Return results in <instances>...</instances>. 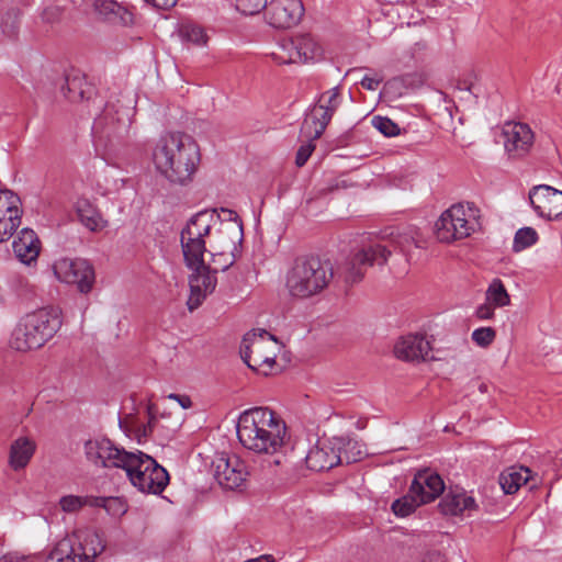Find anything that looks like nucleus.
Instances as JSON below:
<instances>
[{
    "label": "nucleus",
    "instance_id": "obj_7",
    "mask_svg": "<svg viewBox=\"0 0 562 562\" xmlns=\"http://www.w3.org/2000/svg\"><path fill=\"white\" fill-rule=\"evenodd\" d=\"M104 544L100 536L91 529H77L60 539L50 552L56 562H94L102 553Z\"/></svg>",
    "mask_w": 562,
    "mask_h": 562
},
{
    "label": "nucleus",
    "instance_id": "obj_19",
    "mask_svg": "<svg viewBox=\"0 0 562 562\" xmlns=\"http://www.w3.org/2000/svg\"><path fill=\"white\" fill-rule=\"evenodd\" d=\"M304 13L300 0H271L267 7L266 19L277 29H288L296 25Z\"/></svg>",
    "mask_w": 562,
    "mask_h": 562
},
{
    "label": "nucleus",
    "instance_id": "obj_30",
    "mask_svg": "<svg viewBox=\"0 0 562 562\" xmlns=\"http://www.w3.org/2000/svg\"><path fill=\"white\" fill-rule=\"evenodd\" d=\"M76 211L80 222L90 231H98L103 227V220L98 210L87 199H79L76 203Z\"/></svg>",
    "mask_w": 562,
    "mask_h": 562
},
{
    "label": "nucleus",
    "instance_id": "obj_17",
    "mask_svg": "<svg viewBox=\"0 0 562 562\" xmlns=\"http://www.w3.org/2000/svg\"><path fill=\"white\" fill-rule=\"evenodd\" d=\"M529 202L540 217L552 221L562 215V191L550 186H535L529 191Z\"/></svg>",
    "mask_w": 562,
    "mask_h": 562
},
{
    "label": "nucleus",
    "instance_id": "obj_42",
    "mask_svg": "<svg viewBox=\"0 0 562 562\" xmlns=\"http://www.w3.org/2000/svg\"><path fill=\"white\" fill-rule=\"evenodd\" d=\"M294 48L295 45L293 44L292 40L283 41L278 45L276 50L270 53V57L274 63L279 65H286L288 63L280 61L279 58H277V56L286 57L288 55H293Z\"/></svg>",
    "mask_w": 562,
    "mask_h": 562
},
{
    "label": "nucleus",
    "instance_id": "obj_4",
    "mask_svg": "<svg viewBox=\"0 0 562 562\" xmlns=\"http://www.w3.org/2000/svg\"><path fill=\"white\" fill-rule=\"evenodd\" d=\"M351 256L352 252L337 262L336 269L329 261H323L319 258L296 259L286 273V290L294 299H310L323 292L335 277L344 283L352 285L353 283H348L338 276L339 267Z\"/></svg>",
    "mask_w": 562,
    "mask_h": 562
},
{
    "label": "nucleus",
    "instance_id": "obj_35",
    "mask_svg": "<svg viewBox=\"0 0 562 562\" xmlns=\"http://www.w3.org/2000/svg\"><path fill=\"white\" fill-rule=\"evenodd\" d=\"M538 241V233L532 227L519 228L514 236L513 250L520 252Z\"/></svg>",
    "mask_w": 562,
    "mask_h": 562
},
{
    "label": "nucleus",
    "instance_id": "obj_1",
    "mask_svg": "<svg viewBox=\"0 0 562 562\" xmlns=\"http://www.w3.org/2000/svg\"><path fill=\"white\" fill-rule=\"evenodd\" d=\"M223 215L220 228L213 236L218 251L212 252L213 261L225 257V262L218 268L211 269L204 263L205 240L210 235L213 223L216 221L214 213L202 211L194 214L180 233V244L187 267L192 271L189 276V297L187 306L190 312L199 308L205 299L212 294L217 284L216 272L225 271L240 255V245L244 238L243 223L238 214L228 209L221 210Z\"/></svg>",
    "mask_w": 562,
    "mask_h": 562
},
{
    "label": "nucleus",
    "instance_id": "obj_38",
    "mask_svg": "<svg viewBox=\"0 0 562 562\" xmlns=\"http://www.w3.org/2000/svg\"><path fill=\"white\" fill-rule=\"evenodd\" d=\"M342 461L347 463L357 462L366 454L363 445L355 439L344 438V446L341 450Z\"/></svg>",
    "mask_w": 562,
    "mask_h": 562
},
{
    "label": "nucleus",
    "instance_id": "obj_39",
    "mask_svg": "<svg viewBox=\"0 0 562 562\" xmlns=\"http://www.w3.org/2000/svg\"><path fill=\"white\" fill-rule=\"evenodd\" d=\"M372 125L386 137H393L400 134L398 125L389 117L374 116L372 119Z\"/></svg>",
    "mask_w": 562,
    "mask_h": 562
},
{
    "label": "nucleus",
    "instance_id": "obj_2",
    "mask_svg": "<svg viewBox=\"0 0 562 562\" xmlns=\"http://www.w3.org/2000/svg\"><path fill=\"white\" fill-rule=\"evenodd\" d=\"M425 239L414 226L391 228L385 231L379 240L361 247L352 252L338 269V276L348 283H357L362 280L368 267L376 263L384 265L392 250H398L409 257L414 248L424 247Z\"/></svg>",
    "mask_w": 562,
    "mask_h": 562
},
{
    "label": "nucleus",
    "instance_id": "obj_21",
    "mask_svg": "<svg viewBox=\"0 0 562 562\" xmlns=\"http://www.w3.org/2000/svg\"><path fill=\"white\" fill-rule=\"evenodd\" d=\"M503 135L505 149L512 157L524 156L533 142V133L530 127L519 122L506 123Z\"/></svg>",
    "mask_w": 562,
    "mask_h": 562
},
{
    "label": "nucleus",
    "instance_id": "obj_45",
    "mask_svg": "<svg viewBox=\"0 0 562 562\" xmlns=\"http://www.w3.org/2000/svg\"><path fill=\"white\" fill-rule=\"evenodd\" d=\"M0 562H35V558L9 553L0 558Z\"/></svg>",
    "mask_w": 562,
    "mask_h": 562
},
{
    "label": "nucleus",
    "instance_id": "obj_34",
    "mask_svg": "<svg viewBox=\"0 0 562 562\" xmlns=\"http://www.w3.org/2000/svg\"><path fill=\"white\" fill-rule=\"evenodd\" d=\"M423 504L424 503L420 502V497L413 495L409 491L407 495L393 502L392 510L398 517H406Z\"/></svg>",
    "mask_w": 562,
    "mask_h": 562
},
{
    "label": "nucleus",
    "instance_id": "obj_6",
    "mask_svg": "<svg viewBox=\"0 0 562 562\" xmlns=\"http://www.w3.org/2000/svg\"><path fill=\"white\" fill-rule=\"evenodd\" d=\"M60 318L44 310L25 315L13 329L10 346L16 351H29L42 347L60 327Z\"/></svg>",
    "mask_w": 562,
    "mask_h": 562
},
{
    "label": "nucleus",
    "instance_id": "obj_12",
    "mask_svg": "<svg viewBox=\"0 0 562 562\" xmlns=\"http://www.w3.org/2000/svg\"><path fill=\"white\" fill-rule=\"evenodd\" d=\"M56 278L66 284H74L79 292L89 293L94 283V270L85 259L60 258L53 266Z\"/></svg>",
    "mask_w": 562,
    "mask_h": 562
},
{
    "label": "nucleus",
    "instance_id": "obj_13",
    "mask_svg": "<svg viewBox=\"0 0 562 562\" xmlns=\"http://www.w3.org/2000/svg\"><path fill=\"white\" fill-rule=\"evenodd\" d=\"M85 454L87 460L95 467L122 469L131 452L119 448L110 439L100 437L85 442Z\"/></svg>",
    "mask_w": 562,
    "mask_h": 562
},
{
    "label": "nucleus",
    "instance_id": "obj_9",
    "mask_svg": "<svg viewBox=\"0 0 562 562\" xmlns=\"http://www.w3.org/2000/svg\"><path fill=\"white\" fill-rule=\"evenodd\" d=\"M280 342L266 329L247 333L240 344V357L251 370L267 375L276 363Z\"/></svg>",
    "mask_w": 562,
    "mask_h": 562
},
{
    "label": "nucleus",
    "instance_id": "obj_27",
    "mask_svg": "<svg viewBox=\"0 0 562 562\" xmlns=\"http://www.w3.org/2000/svg\"><path fill=\"white\" fill-rule=\"evenodd\" d=\"M292 41L295 45L293 55H288L286 57L277 56L280 61L307 63L316 60L322 56V47L312 35L301 34L294 37Z\"/></svg>",
    "mask_w": 562,
    "mask_h": 562
},
{
    "label": "nucleus",
    "instance_id": "obj_8",
    "mask_svg": "<svg viewBox=\"0 0 562 562\" xmlns=\"http://www.w3.org/2000/svg\"><path fill=\"white\" fill-rule=\"evenodd\" d=\"M122 469L132 485L143 493L160 494L169 482L167 470L142 451L131 452Z\"/></svg>",
    "mask_w": 562,
    "mask_h": 562
},
{
    "label": "nucleus",
    "instance_id": "obj_15",
    "mask_svg": "<svg viewBox=\"0 0 562 562\" xmlns=\"http://www.w3.org/2000/svg\"><path fill=\"white\" fill-rule=\"evenodd\" d=\"M344 437L318 440L306 456L307 468L313 471H325L342 462Z\"/></svg>",
    "mask_w": 562,
    "mask_h": 562
},
{
    "label": "nucleus",
    "instance_id": "obj_43",
    "mask_svg": "<svg viewBox=\"0 0 562 562\" xmlns=\"http://www.w3.org/2000/svg\"><path fill=\"white\" fill-rule=\"evenodd\" d=\"M310 139L308 143L302 145L299 150H297V154H296V159H295V162L299 167H302L306 164V161L308 160L310 156L312 155L315 146L313 144V140H315L314 138H311V137H307Z\"/></svg>",
    "mask_w": 562,
    "mask_h": 562
},
{
    "label": "nucleus",
    "instance_id": "obj_47",
    "mask_svg": "<svg viewBox=\"0 0 562 562\" xmlns=\"http://www.w3.org/2000/svg\"><path fill=\"white\" fill-rule=\"evenodd\" d=\"M151 2L156 8L167 10L176 7V0H145Z\"/></svg>",
    "mask_w": 562,
    "mask_h": 562
},
{
    "label": "nucleus",
    "instance_id": "obj_32",
    "mask_svg": "<svg viewBox=\"0 0 562 562\" xmlns=\"http://www.w3.org/2000/svg\"><path fill=\"white\" fill-rule=\"evenodd\" d=\"M120 428L125 432L127 437L142 443L147 439L151 432V423L144 424L134 418L119 420Z\"/></svg>",
    "mask_w": 562,
    "mask_h": 562
},
{
    "label": "nucleus",
    "instance_id": "obj_16",
    "mask_svg": "<svg viewBox=\"0 0 562 562\" xmlns=\"http://www.w3.org/2000/svg\"><path fill=\"white\" fill-rule=\"evenodd\" d=\"M200 164L201 151L198 143L190 135H178V184L190 183Z\"/></svg>",
    "mask_w": 562,
    "mask_h": 562
},
{
    "label": "nucleus",
    "instance_id": "obj_44",
    "mask_svg": "<svg viewBox=\"0 0 562 562\" xmlns=\"http://www.w3.org/2000/svg\"><path fill=\"white\" fill-rule=\"evenodd\" d=\"M495 306H493L492 304H490V302L485 300V303L476 307L475 316L481 321L492 319L495 314Z\"/></svg>",
    "mask_w": 562,
    "mask_h": 562
},
{
    "label": "nucleus",
    "instance_id": "obj_49",
    "mask_svg": "<svg viewBox=\"0 0 562 562\" xmlns=\"http://www.w3.org/2000/svg\"><path fill=\"white\" fill-rule=\"evenodd\" d=\"M244 562H274V558L270 554H262L257 558L246 560Z\"/></svg>",
    "mask_w": 562,
    "mask_h": 562
},
{
    "label": "nucleus",
    "instance_id": "obj_14",
    "mask_svg": "<svg viewBox=\"0 0 562 562\" xmlns=\"http://www.w3.org/2000/svg\"><path fill=\"white\" fill-rule=\"evenodd\" d=\"M214 477L226 490L240 488L248 476L246 463L237 456L221 453L212 461Z\"/></svg>",
    "mask_w": 562,
    "mask_h": 562
},
{
    "label": "nucleus",
    "instance_id": "obj_10",
    "mask_svg": "<svg viewBox=\"0 0 562 562\" xmlns=\"http://www.w3.org/2000/svg\"><path fill=\"white\" fill-rule=\"evenodd\" d=\"M479 220L480 210L474 203L452 205L436 223L437 238L450 243L468 237L480 227Z\"/></svg>",
    "mask_w": 562,
    "mask_h": 562
},
{
    "label": "nucleus",
    "instance_id": "obj_52",
    "mask_svg": "<svg viewBox=\"0 0 562 562\" xmlns=\"http://www.w3.org/2000/svg\"><path fill=\"white\" fill-rule=\"evenodd\" d=\"M167 397H168L169 400H173V401H176V393H170V394H168V396H167Z\"/></svg>",
    "mask_w": 562,
    "mask_h": 562
},
{
    "label": "nucleus",
    "instance_id": "obj_36",
    "mask_svg": "<svg viewBox=\"0 0 562 562\" xmlns=\"http://www.w3.org/2000/svg\"><path fill=\"white\" fill-rule=\"evenodd\" d=\"M178 36L181 37L182 41L190 42L195 45H203L206 43V35L203 29L192 23L178 25Z\"/></svg>",
    "mask_w": 562,
    "mask_h": 562
},
{
    "label": "nucleus",
    "instance_id": "obj_46",
    "mask_svg": "<svg viewBox=\"0 0 562 562\" xmlns=\"http://www.w3.org/2000/svg\"><path fill=\"white\" fill-rule=\"evenodd\" d=\"M380 82H381V78L370 77V76L366 75L361 79L360 83H361L362 88L373 91V90L378 89Z\"/></svg>",
    "mask_w": 562,
    "mask_h": 562
},
{
    "label": "nucleus",
    "instance_id": "obj_37",
    "mask_svg": "<svg viewBox=\"0 0 562 562\" xmlns=\"http://www.w3.org/2000/svg\"><path fill=\"white\" fill-rule=\"evenodd\" d=\"M93 495L78 496V495H66L59 499L61 509L66 513H75L85 506L92 507Z\"/></svg>",
    "mask_w": 562,
    "mask_h": 562
},
{
    "label": "nucleus",
    "instance_id": "obj_40",
    "mask_svg": "<svg viewBox=\"0 0 562 562\" xmlns=\"http://www.w3.org/2000/svg\"><path fill=\"white\" fill-rule=\"evenodd\" d=\"M496 331L492 327H480L472 331L471 338L479 347L486 348L493 344Z\"/></svg>",
    "mask_w": 562,
    "mask_h": 562
},
{
    "label": "nucleus",
    "instance_id": "obj_5",
    "mask_svg": "<svg viewBox=\"0 0 562 562\" xmlns=\"http://www.w3.org/2000/svg\"><path fill=\"white\" fill-rule=\"evenodd\" d=\"M131 124L132 110L113 103H106L102 113L94 119L91 130L93 145L108 165H114L111 156L125 145Z\"/></svg>",
    "mask_w": 562,
    "mask_h": 562
},
{
    "label": "nucleus",
    "instance_id": "obj_29",
    "mask_svg": "<svg viewBox=\"0 0 562 562\" xmlns=\"http://www.w3.org/2000/svg\"><path fill=\"white\" fill-rule=\"evenodd\" d=\"M529 476V469L512 467L501 473L498 482L505 494H514L528 482Z\"/></svg>",
    "mask_w": 562,
    "mask_h": 562
},
{
    "label": "nucleus",
    "instance_id": "obj_11",
    "mask_svg": "<svg viewBox=\"0 0 562 562\" xmlns=\"http://www.w3.org/2000/svg\"><path fill=\"white\" fill-rule=\"evenodd\" d=\"M341 97L338 87L324 92L316 105L306 114L301 132L304 137L317 139L324 133L334 113L340 106Z\"/></svg>",
    "mask_w": 562,
    "mask_h": 562
},
{
    "label": "nucleus",
    "instance_id": "obj_53",
    "mask_svg": "<svg viewBox=\"0 0 562 562\" xmlns=\"http://www.w3.org/2000/svg\"><path fill=\"white\" fill-rule=\"evenodd\" d=\"M178 3H180L181 5H186L187 4V2L181 1V0H178Z\"/></svg>",
    "mask_w": 562,
    "mask_h": 562
},
{
    "label": "nucleus",
    "instance_id": "obj_28",
    "mask_svg": "<svg viewBox=\"0 0 562 562\" xmlns=\"http://www.w3.org/2000/svg\"><path fill=\"white\" fill-rule=\"evenodd\" d=\"M36 450V443L29 437H19L12 441L9 450V465L14 471L27 467Z\"/></svg>",
    "mask_w": 562,
    "mask_h": 562
},
{
    "label": "nucleus",
    "instance_id": "obj_3",
    "mask_svg": "<svg viewBox=\"0 0 562 562\" xmlns=\"http://www.w3.org/2000/svg\"><path fill=\"white\" fill-rule=\"evenodd\" d=\"M239 442L258 454L279 453L288 439L284 420L268 407L243 412L237 422Z\"/></svg>",
    "mask_w": 562,
    "mask_h": 562
},
{
    "label": "nucleus",
    "instance_id": "obj_24",
    "mask_svg": "<svg viewBox=\"0 0 562 562\" xmlns=\"http://www.w3.org/2000/svg\"><path fill=\"white\" fill-rule=\"evenodd\" d=\"M93 11L97 19L111 26H128L133 14L115 0H94Z\"/></svg>",
    "mask_w": 562,
    "mask_h": 562
},
{
    "label": "nucleus",
    "instance_id": "obj_51",
    "mask_svg": "<svg viewBox=\"0 0 562 562\" xmlns=\"http://www.w3.org/2000/svg\"><path fill=\"white\" fill-rule=\"evenodd\" d=\"M3 33L8 34L9 36H12L15 32V26L12 25L11 27L8 26L7 22L2 24Z\"/></svg>",
    "mask_w": 562,
    "mask_h": 562
},
{
    "label": "nucleus",
    "instance_id": "obj_33",
    "mask_svg": "<svg viewBox=\"0 0 562 562\" xmlns=\"http://www.w3.org/2000/svg\"><path fill=\"white\" fill-rule=\"evenodd\" d=\"M485 300L496 308L510 304V296L501 279H493L485 292Z\"/></svg>",
    "mask_w": 562,
    "mask_h": 562
},
{
    "label": "nucleus",
    "instance_id": "obj_50",
    "mask_svg": "<svg viewBox=\"0 0 562 562\" xmlns=\"http://www.w3.org/2000/svg\"><path fill=\"white\" fill-rule=\"evenodd\" d=\"M56 9L55 8H52V9H45L44 12H43V19L47 22H52L55 18V13H56Z\"/></svg>",
    "mask_w": 562,
    "mask_h": 562
},
{
    "label": "nucleus",
    "instance_id": "obj_54",
    "mask_svg": "<svg viewBox=\"0 0 562 562\" xmlns=\"http://www.w3.org/2000/svg\"><path fill=\"white\" fill-rule=\"evenodd\" d=\"M181 90H182V87L181 88L178 87V89H177L178 94L180 93Z\"/></svg>",
    "mask_w": 562,
    "mask_h": 562
},
{
    "label": "nucleus",
    "instance_id": "obj_18",
    "mask_svg": "<svg viewBox=\"0 0 562 562\" xmlns=\"http://www.w3.org/2000/svg\"><path fill=\"white\" fill-rule=\"evenodd\" d=\"M20 198L10 190L0 191V244L9 240L22 223Z\"/></svg>",
    "mask_w": 562,
    "mask_h": 562
},
{
    "label": "nucleus",
    "instance_id": "obj_41",
    "mask_svg": "<svg viewBox=\"0 0 562 562\" xmlns=\"http://www.w3.org/2000/svg\"><path fill=\"white\" fill-rule=\"evenodd\" d=\"M267 7V0H236V9L245 15L257 14Z\"/></svg>",
    "mask_w": 562,
    "mask_h": 562
},
{
    "label": "nucleus",
    "instance_id": "obj_48",
    "mask_svg": "<svg viewBox=\"0 0 562 562\" xmlns=\"http://www.w3.org/2000/svg\"><path fill=\"white\" fill-rule=\"evenodd\" d=\"M178 405H180L182 408L187 409L192 406V402L189 396L187 395H178Z\"/></svg>",
    "mask_w": 562,
    "mask_h": 562
},
{
    "label": "nucleus",
    "instance_id": "obj_22",
    "mask_svg": "<svg viewBox=\"0 0 562 562\" xmlns=\"http://www.w3.org/2000/svg\"><path fill=\"white\" fill-rule=\"evenodd\" d=\"M41 240L29 227L22 228L13 238L12 248L15 258L25 266L35 263L41 252Z\"/></svg>",
    "mask_w": 562,
    "mask_h": 562
},
{
    "label": "nucleus",
    "instance_id": "obj_20",
    "mask_svg": "<svg viewBox=\"0 0 562 562\" xmlns=\"http://www.w3.org/2000/svg\"><path fill=\"white\" fill-rule=\"evenodd\" d=\"M175 158L176 135L173 132H166L157 140L151 159L156 171L170 182H173L176 175Z\"/></svg>",
    "mask_w": 562,
    "mask_h": 562
},
{
    "label": "nucleus",
    "instance_id": "obj_31",
    "mask_svg": "<svg viewBox=\"0 0 562 562\" xmlns=\"http://www.w3.org/2000/svg\"><path fill=\"white\" fill-rule=\"evenodd\" d=\"M91 502L93 508H103L113 518H121L128 508L125 499L119 496H93Z\"/></svg>",
    "mask_w": 562,
    "mask_h": 562
},
{
    "label": "nucleus",
    "instance_id": "obj_23",
    "mask_svg": "<svg viewBox=\"0 0 562 562\" xmlns=\"http://www.w3.org/2000/svg\"><path fill=\"white\" fill-rule=\"evenodd\" d=\"M443 490L442 479L430 470L418 471L411 484L412 494L420 497V502L425 504L437 498Z\"/></svg>",
    "mask_w": 562,
    "mask_h": 562
},
{
    "label": "nucleus",
    "instance_id": "obj_26",
    "mask_svg": "<svg viewBox=\"0 0 562 562\" xmlns=\"http://www.w3.org/2000/svg\"><path fill=\"white\" fill-rule=\"evenodd\" d=\"M430 350L429 341L423 335L401 337L394 346V355L403 361L424 360Z\"/></svg>",
    "mask_w": 562,
    "mask_h": 562
},
{
    "label": "nucleus",
    "instance_id": "obj_25",
    "mask_svg": "<svg viewBox=\"0 0 562 562\" xmlns=\"http://www.w3.org/2000/svg\"><path fill=\"white\" fill-rule=\"evenodd\" d=\"M440 510L443 515L470 516L477 509V504L472 495L465 490L456 487L451 488L439 503Z\"/></svg>",
    "mask_w": 562,
    "mask_h": 562
}]
</instances>
